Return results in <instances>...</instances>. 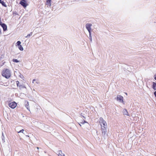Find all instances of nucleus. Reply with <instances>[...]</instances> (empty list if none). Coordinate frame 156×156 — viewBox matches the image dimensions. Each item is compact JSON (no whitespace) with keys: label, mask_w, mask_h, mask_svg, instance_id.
<instances>
[{"label":"nucleus","mask_w":156,"mask_h":156,"mask_svg":"<svg viewBox=\"0 0 156 156\" xmlns=\"http://www.w3.org/2000/svg\"><path fill=\"white\" fill-rule=\"evenodd\" d=\"M20 76L21 78H22V77H23V76L21 74H20Z\"/></svg>","instance_id":"c85d7f7f"},{"label":"nucleus","mask_w":156,"mask_h":156,"mask_svg":"<svg viewBox=\"0 0 156 156\" xmlns=\"http://www.w3.org/2000/svg\"><path fill=\"white\" fill-rule=\"evenodd\" d=\"M85 123H87V122L86 121L83 120L82 122H81V123L83 124Z\"/></svg>","instance_id":"b1692460"},{"label":"nucleus","mask_w":156,"mask_h":156,"mask_svg":"<svg viewBox=\"0 0 156 156\" xmlns=\"http://www.w3.org/2000/svg\"><path fill=\"white\" fill-rule=\"evenodd\" d=\"M46 5H48L49 7L51 6V0H47Z\"/></svg>","instance_id":"9b49d317"},{"label":"nucleus","mask_w":156,"mask_h":156,"mask_svg":"<svg viewBox=\"0 0 156 156\" xmlns=\"http://www.w3.org/2000/svg\"><path fill=\"white\" fill-rule=\"evenodd\" d=\"M19 49L21 51H22L23 50V48L21 45L18 46Z\"/></svg>","instance_id":"f3484780"},{"label":"nucleus","mask_w":156,"mask_h":156,"mask_svg":"<svg viewBox=\"0 0 156 156\" xmlns=\"http://www.w3.org/2000/svg\"><path fill=\"white\" fill-rule=\"evenodd\" d=\"M26 136L27 137H29V136H28V135H26Z\"/></svg>","instance_id":"72a5a7b5"},{"label":"nucleus","mask_w":156,"mask_h":156,"mask_svg":"<svg viewBox=\"0 0 156 156\" xmlns=\"http://www.w3.org/2000/svg\"><path fill=\"white\" fill-rule=\"evenodd\" d=\"M1 20V18H0V20Z\"/></svg>","instance_id":"58836bf2"},{"label":"nucleus","mask_w":156,"mask_h":156,"mask_svg":"<svg viewBox=\"0 0 156 156\" xmlns=\"http://www.w3.org/2000/svg\"><path fill=\"white\" fill-rule=\"evenodd\" d=\"M35 81V79H34L33 80V81H32V83H34V81Z\"/></svg>","instance_id":"7c9ffc66"},{"label":"nucleus","mask_w":156,"mask_h":156,"mask_svg":"<svg viewBox=\"0 0 156 156\" xmlns=\"http://www.w3.org/2000/svg\"><path fill=\"white\" fill-rule=\"evenodd\" d=\"M92 25L91 23H87L86 24V28L88 31L89 33H90L91 32V27L92 26Z\"/></svg>","instance_id":"7ed1b4c3"},{"label":"nucleus","mask_w":156,"mask_h":156,"mask_svg":"<svg viewBox=\"0 0 156 156\" xmlns=\"http://www.w3.org/2000/svg\"><path fill=\"white\" fill-rule=\"evenodd\" d=\"M89 38L90 39V41L91 42L92 41V36H91V32L89 33Z\"/></svg>","instance_id":"a211bd4d"},{"label":"nucleus","mask_w":156,"mask_h":156,"mask_svg":"<svg viewBox=\"0 0 156 156\" xmlns=\"http://www.w3.org/2000/svg\"><path fill=\"white\" fill-rule=\"evenodd\" d=\"M99 122L101 123L102 122L105 123V121L102 118L100 117L99 119Z\"/></svg>","instance_id":"ddd939ff"},{"label":"nucleus","mask_w":156,"mask_h":156,"mask_svg":"<svg viewBox=\"0 0 156 156\" xmlns=\"http://www.w3.org/2000/svg\"><path fill=\"white\" fill-rule=\"evenodd\" d=\"M21 42L20 41H17L16 44H17V45L18 46L21 45Z\"/></svg>","instance_id":"4be33fe9"},{"label":"nucleus","mask_w":156,"mask_h":156,"mask_svg":"<svg viewBox=\"0 0 156 156\" xmlns=\"http://www.w3.org/2000/svg\"><path fill=\"white\" fill-rule=\"evenodd\" d=\"M12 61L14 62H15L16 63L18 62H20L17 59H13Z\"/></svg>","instance_id":"aec40b11"},{"label":"nucleus","mask_w":156,"mask_h":156,"mask_svg":"<svg viewBox=\"0 0 156 156\" xmlns=\"http://www.w3.org/2000/svg\"><path fill=\"white\" fill-rule=\"evenodd\" d=\"M17 105V104L14 101L12 103H9V106L12 109H14L16 108Z\"/></svg>","instance_id":"20e7f679"},{"label":"nucleus","mask_w":156,"mask_h":156,"mask_svg":"<svg viewBox=\"0 0 156 156\" xmlns=\"http://www.w3.org/2000/svg\"><path fill=\"white\" fill-rule=\"evenodd\" d=\"M83 117L85 119H86V117L84 116H83Z\"/></svg>","instance_id":"c9c22d12"},{"label":"nucleus","mask_w":156,"mask_h":156,"mask_svg":"<svg viewBox=\"0 0 156 156\" xmlns=\"http://www.w3.org/2000/svg\"><path fill=\"white\" fill-rule=\"evenodd\" d=\"M19 89L21 90L23 88H26V87L23 85H20L19 86Z\"/></svg>","instance_id":"dca6fc26"},{"label":"nucleus","mask_w":156,"mask_h":156,"mask_svg":"<svg viewBox=\"0 0 156 156\" xmlns=\"http://www.w3.org/2000/svg\"><path fill=\"white\" fill-rule=\"evenodd\" d=\"M44 131L48 132L49 131V126H48L46 125H43V127L42 128Z\"/></svg>","instance_id":"423d86ee"},{"label":"nucleus","mask_w":156,"mask_h":156,"mask_svg":"<svg viewBox=\"0 0 156 156\" xmlns=\"http://www.w3.org/2000/svg\"><path fill=\"white\" fill-rule=\"evenodd\" d=\"M152 88L154 90H156V83L155 82H153Z\"/></svg>","instance_id":"2eb2a0df"},{"label":"nucleus","mask_w":156,"mask_h":156,"mask_svg":"<svg viewBox=\"0 0 156 156\" xmlns=\"http://www.w3.org/2000/svg\"><path fill=\"white\" fill-rule=\"evenodd\" d=\"M56 154L58 155V156H65V154L62 153L61 150H59L57 151Z\"/></svg>","instance_id":"6e6552de"},{"label":"nucleus","mask_w":156,"mask_h":156,"mask_svg":"<svg viewBox=\"0 0 156 156\" xmlns=\"http://www.w3.org/2000/svg\"><path fill=\"white\" fill-rule=\"evenodd\" d=\"M154 94L155 97H156V91L154 92Z\"/></svg>","instance_id":"c756f323"},{"label":"nucleus","mask_w":156,"mask_h":156,"mask_svg":"<svg viewBox=\"0 0 156 156\" xmlns=\"http://www.w3.org/2000/svg\"><path fill=\"white\" fill-rule=\"evenodd\" d=\"M79 124L80 125V126H81V125H80V124Z\"/></svg>","instance_id":"4c0bfd02"},{"label":"nucleus","mask_w":156,"mask_h":156,"mask_svg":"<svg viewBox=\"0 0 156 156\" xmlns=\"http://www.w3.org/2000/svg\"><path fill=\"white\" fill-rule=\"evenodd\" d=\"M20 4H21L24 8H26L28 5L26 2V0H20Z\"/></svg>","instance_id":"f03ea898"},{"label":"nucleus","mask_w":156,"mask_h":156,"mask_svg":"<svg viewBox=\"0 0 156 156\" xmlns=\"http://www.w3.org/2000/svg\"><path fill=\"white\" fill-rule=\"evenodd\" d=\"M0 3H1L3 6L7 7V5L3 1H2V0H0Z\"/></svg>","instance_id":"f8f14e48"},{"label":"nucleus","mask_w":156,"mask_h":156,"mask_svg":"<svg viewBox=\"0 0 156 156\" xmlns=\"http://www.w3.org/2000/svg\"><path fill=\"white\" fill-rule=\"evenodd\" d=\"M25 106L27 109L30 111L29 102L26 101H25Z\"/></svg>","instance_id":"9d476101"},{"label":"nucleus","mask_w":156,"mask_h":156,"mask_svg":"<svg viewBox=\"0 0 156 156\" xmlns=\"http://www.w3.org/2000/svg\"><path fill=\"white\" fill-rule=\"evenodd\" d=\"M2 141L3 142H5V137L3 135V133H2Z\"/></svg>","instance_id":"412c9836"},{"label":"nucleus","mask_w":156,"mask_h":156,"mask_svg":"<svg viewBox=\"0 0 156 156\" xmlns=\"http://www.w3.org/2000/svg\"><path fill=\"white\" fill-rule=\"evenodd\" d=\"M81 115L82 116H83V115Z\"/></svg>","instance_id":"e433bc0d"},{"label":"nucleus","mask_w":156,"mask_h":156,"mask_svg":"<svg viewBox=\"0 0 156 156\" xmlns=\"http://www.w3.org/2000/svg\"><path fill=\"white\" fill-rule=\"evenodd\" d=\"M30 36V34H28L27 36L25 37L26 38H29Z\"/></svg>","instance_id":"a878e982"},{"label":"nucleus","mask_w":156,"mask_h":156,"mask_svg":"<svg viewBox=\"0 0 156 156\" xmlns=\"http://www.w3.org/2000/svg\"><path fill=\"white\" fill-rule=\"evenodd\" d=\"M117 101H119L120 102H123V97L122 96L118 95L117 97Z\"/></svg>","instance_id":"0eeeda50"},{"label":"nucleus","mask_w":156,"mask_h":156,"mask_svg":"<svg viewBox=\"0 0 156 156\" xmlns=\"http://www.w3.org/2000/svg\"><path fill=\"white\" fill-rule=\"evenodd\" d=\"M13 14H14L15 15H17V12L15 11L14 12H13Z\"/></svg>","instance_id":"bb28decb"},{"label":"nucleus","mask_w":156,"mask_h":156,"mask_svg":"<svg viewBox=\"0 0 156 156\" xmlns=\"http://www.w3.org/2000/svg\"><path fill=\"white\" fill-rule=\"evenodd\" d=\"M154 79L156 80V74L154 76Z\"/></svg>","instance_id":"473e14b6"},{"label":"nucleus","mask_w":156,"mask_h":156,"mask_svg":"<svg viewBox=\"0 0 156 156\" xmlns=\"http://www.w3.org/2000/svg\"><path fill=\"white\" fill-rule=\"evenodd\" d=\"M101 126V129L102 130V134L104 135H105L106 133V129L107 128V126H104L103 125Z\"/></svg>","instance_id":"39448f33"},{"label":"nucleus","mask_w":156,"mask_h":156,"mask_svg":"<svg viewBox=\"0 0 156 156\" xmlns=\"http://www.w3.org/2000/svg\"><path fill=\"white\" fill-rule=\"evenodd\" d=\"M32 32H31L30 34H30V35L31 36L32 35Z\"/></svg>","instance_id":"2f4dec72"},{"label":"nucleus","mask_w":156,"mask_h":156,"mask_svg":"<svg viewBox=\"0 0 156 156\" xmlns=\"http://www.w3.org/2000/svg\"><path fill=\"white\" fill-rule=\"evenodd\" d=\"M37 150H38V149H39V148L38 147H37Z\"/></svg>","instance_id":"f704fd0d"},{"label":"nucleus","mask_w":156,"mask_h":156,"mask_svg":"<svg viewBox=\"0 0 156 156\" xmlns=\"http://www.w3.org/2000/svg\"><path fill=\"white\" fill-rule=\"evenodd\" d=\"M1 26L2 27L4 31H5L7 30V26L6 24L4 23H3L2 25H1Z\"/></svg>","instance_id":"1a4fd4ad"},{"label":"nucleus","mask_w":156,"mask_h":156,"mask_svg":"<svg viewBox=\"0 0 156 156\" xmlns=\"http://www.w3.org/2000/svg\"><path fill=\"white\" fill-rule=\"evenodd\" d=\"M2 24H3V23L1 22V20H0V25L1 26V25H2Z\"/></svg>","instance_id":"cd10ccee"},{"label":"nucleus","mask_w":156,"mask_h":156,"mask_svg":"<svg viewBox=\"0 0 156 156\" xmlns=\"http://www.w3.org/2000/svg\"><path fill=\"white\" fill-rule=\"evenodd\" d=\"M101 124V126H102V125L104 126H105V127H107V123H106V122H105V123H104V122H102V123H100Z\"/></svg>","instance_id":"6ab92c4d"},{"label":"nucleus","mask_w":156,"mask_h":156,"mask_svg":"<svg viewBox=\"0 0 156 156\" xmlns=\"http://www.w3.org/2000/svg\"><path fill=\"white\" fill-rule=\"evenodd\" d=\"M123 112L124 115H129L128 114V112L126 109H125L123 110Z\"/></svg>","instance_id":"4468645a"},{"label":"nucleus","mask_w":156,"mask_h":156,"mask_svg":"<svg viewBox=\"0 0 156 156\" xmlns=\"http://www.w3.org/2000/svg\"><path fill=\"white\" fill-rule=\"evenodd\" d=\"M24 131V130L23 129H22L21 130H20V131L18 132V133H22L23 134H24V133L23 132V131Z\"/></svg>","instance_id":"5701e85b"},{"label":"nucleus","mask_w":156,"mask_h":156,"mask_svg":"<svg viewBox=\"0 0 156 156\" xmlns=\"http://www.w3.org/2000/svg\"><path fill=\"white\" fill-rule=\"evenodd\" d=\"M16 84H17V87H19V86L20 85H19V83H20L18 81H16Z\"/></svg>","instance_id":"393cba45"},{"label":"nucleus","mask_w":156,"mask_h":156,"mask_svg":"<svg viewBox=\"0 0 156 156\" xmlns=\"http://www.w3.org/2000/svg\"><path fill=\"white\" fill-rule=\"evenodd\" d=\"M11 74L10 71L8 69H3L2 72V76L6 79H9L10 77Z\"/></svg>","instance_id":"f257e3e1"}]
</instances>
